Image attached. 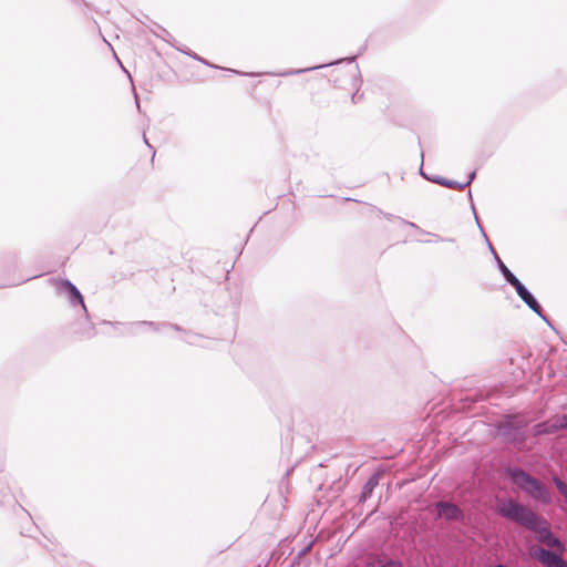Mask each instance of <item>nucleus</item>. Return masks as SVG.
<instances>
[{
	"label": "nucleus",
	"instance_id": "obj_1",
	"mask_svg": "<svg viewBox=\"0 0 567 567\" xmlns=\"http://www.w3.org/2000/svg\"><path fill=\"white\" fill-rule=\"evenodd\" d=\"M498 513L502 517L511 519L530 530L534 538L545 545L546 548H555L559 551H565V543L560 537L555 535L548 520L530 507L512 498H507L501 503Z\"/></svg>",
	"mask_w": 567,
	"mask_h": 567
},
{
	"label": "nucleus",
	"instance_id": "obj_2",
	"mask_svg": "<svg viewBox=\"0 0 567 567\" xmlns=\"http://www.w3.org/2000/svg\"><path fill=\"white\" fill-rule=\"evenodd\" d=\"M49 281L55 288L58 296L66 298L71 308L80 307L83 315L86 316V328L76 329V333L81 338L85 339H92L95 337L97 331L94 322L91 319L90 312L84 302V297L80 289L68 278L52 277L49 279Z\"/></svg>",
	"mask_w": 567,
	"mask_h": 567
},
{
	"label": "nucleus",
	"instance_id": "obj_3",
	"mask_svg": "<svg viewBox=\"0 0 567 567\" xmlns=\"http://www.w3.org/2000/svg\"><path fill=\"white\" fill-rule=\"evenodd\" d=\"M529 421L517 413L504 414L493 424L496 436L514 446L525 444L529 437Z\"/></svg>",
	"mask_w": 567,
	"mask_h": 567
},
{
	"label": "nucleus",
	"instance_id": "obj_4",
	"mask_svg": "<svg viewBox=\"0 0 567 567\" xmlns=\"http://www.w3.org/2000/svg\"><path fill=\"white\" fill-rule=\"evenodd\" d=\"M509 475L512 482L517 485L524 494L530 495L543 505H550L553 503V497L548 488L528 472L514 466L509 471Z\"/></svg>",
	"mask_w": 567,
	"mask_h": 567
},
{
	"label": "nucleus",
	"instance_id": "obj_5",
	"mask_svg": "<svg viewBox=\"0 0 567 567\" xmlns=\"http://www.w3.org/2000/svg\"><path fill=\"white\" fill-rule=\"evenodd\" d=\"M513 288L516 291V295L519 297V299L536 315L538 316L543 321H545L548 326L551 327L550 319L548 318L547 313L545 312L544 308L537 300V298L534 296V293L522 282L518 281Z\"/></svg>",
	"mask_w": 567,
	"mask_h": 567
},
{
	"label": "nucleus",
	"instance_id": "obj_6",
	"mask_svg": "<svg viewBox=\"0 0 567 567\" xmlns=\"http://www.w3.org/2000/svg\"><path fill=\"white\" fill-rule=\"evenodd\" d=\"M561 553L546 547H537L532 551V556L545 567H567V561Z\"/></svg>",
	"mask_w": 567,
	"mask_h": 567
},
{
	"label": "nucleus",
	"instance_id": "obj_7",
	"mask_svg": "<svg viewBox=\"0 0 567 567\" xmlns=\"http://www.w3.org/2000/svg\"><path fill=\"white\" fill-rule=\"evenodd\" d=\"M364 49H365V45H363L359 50V52L357 54H352V55L343 58V59H337V60L331 61L329 63H323V64H320V65H315V66L303 68V69H288V70H285L282 72L271 73V74L276 75V76H290V75H298V74L311 72V71H315V70H318V69L328 68V66H331V65H338V64H340L342 62H347L348 64H352V63H355L358 56L362 54Z\"/></svg>",
	"mask_w": 567,
	"mask_h": 567
},
{
	"label": "nucleus",
	"instance_id": "obj_8",
	"mask_svg": "<svg viewBox=\"0 0 567 567\" xmlns=\"http://www.w3.org/2000/svg\"><path fill=\"white\" fill-rule=\"evenodd\" d=\"M380 480H381V475L377 472L372 473L368 477V480L365 481V483L363 484V486L361 488V492L357 496V502H355V506H354L355 513L362 514V506L369 498H371L373 491L380 483Z\"/></svg>",
	"mask_w": 567,
	"mask_h": 567
},
{
	"label": "nucleus",
	"instance_id": "obj_9",
	"mask_svg": "<svg viewBox=\"0 0 567 567\" xmlns=\"http://www.w3.org/2000/svg\"><path fill=\"white\" fill-rule=\"evenodd\" d=\"M423 159H424V153H423V151H421V166L419 168V174L425 181L431 182L436 185H440V186H443V187H446V188H451V189H458V190L464 189V185H461V182H458V181L450 179V178L441 176V175H433V174L425 173L423 169Z\"/></svg>",
	"mask_w": 567,
	"mask_h": 567
},
{
	"label": "nucleus",
	"instance_id": "obj_10",
	"mask_svg": "<svg viewBox=\"0 0 567 567\" xmlns=\"http://www.w3.org/2000/svg\"><path fill=\"white\" fill-rule=\"evenodd\" d=\"M143 327H148L150 329H152L155 332L162 331L165 328L173 329L178 332L184 331V329L176 323L142 320V321L130 323V332L132 334H136L138 332L140 328H143Z\"/></svg>",
	"mask_w": 567,
	"mask_h": 567
},
{
	"label": "nucleus",
	"instance_id": "obj_11",
	"mask_svg": "<svg viewBox=\"0 0 567 567\" xmlns=\"http://www.w3.org/2000/svg\"><path fill=\"white\" fill-rule=\"evenodd\" d=\"M437 515L445 520H455L463 518L462 509L452 502H439L436 505Z\"/></svg>",
	"mask_w": 567,
	"mask_h": 567
},
{
	"label": "nucleus",
	"instance_id": "obj_12",
	"mask_svg": "<svg viewBox=\"0 0 567 567\" xmlns=\"http://www.w3.org/2000/svg\"><path fill=\"white\" fill-rule=\"evenodd\" d=\"M557 430L556 425L550 424L548 421H542L538 423H535L530 430L528 429V433L532 436H542L551 434Z\"/></svg>",
	"mask_w": 567,
	"mask_h": 567
},
{
	"label": "nucleus",
	"instance_id": "obj_13",
	"mask_svg": "<svg viewBox=\"0 0 567 567\" xmlns=\"http://www.w3.org/2000/svg\"><path fill=\"white\" fill-rule=\"evenodd\" d=\"M496 267L498 271L501 272L503 279L506 281V284L511 285L512 287L515 286L518 281H520L517 276L503 262L501 258H496Z\"/></svg>",
	"mask_w": 567,
	"mask_h": 567
},
{
	"label": "nucleus",
	"instance_id": "obj_14",
	"mask_svg": "<svg viewBox=\"0 0 567 567\" xmlns=\"http://www.w3.org/2000/svg\"><path fill=\"white\" fill-rule=\"evenodd\" d=\"M355 73L352 75V86L355 89V91L351 95V101L353 104L359 103L363 99V93H360V87L362 84V76L359 70V65H354Z\"/></svg>",
	"mask_w": 567,
	"mask_h": 567
},
{
	"label": "nucleus",
	"instance_id": "obj_15",
	"mask_svg": "<svg viewBox=\"0 0 567 567\" xmlns=\"http://www.w3.org/2000/svg\"><path fill=\"white\" fill-rule=\"evenodd\" d=\"M177 50H178L181 53H183V54H185V55H187V56L192 58V59H193V60H195V61L200 62L202 64H204V65H206V66L214 68V69H218V66H217V65L213 64L212 62H209V61H208V60H206L205 58H203V56L198 55L196 52L192 51V50H190L189 48H187V47L177 48Z\"/></svg>",
	"mask_w": 567,
	"mask_h": 567
},
{
	"label": "nucleus",
	"instance_id": "obj_16",
	"mask_svg": "<svg viewBox=\"0 0 567 567\" xmlns=\"http://www.w3.org/2000/svg\"><path fill=\"white\" fill-rule=\"evenodd\" d=\"M308 547H303L302 549H300L291 559L290 564L288 565V567H308L309 566V561L308 559L306 558V551H307Z\"/></svg>",
	"mask_w": 567,
	"mask_h": 567
},
{
	"label": "nucleus",
	"instance_id": "obj_17",
	"mask_svg": "<svg viewBox=\"0 0 567 567\" xmlns=\"http://www.w3.org/2000/svg\"><path fill=\"white\" fill-rule=\"evenodd\" d=\"M377 564L378 567H403V563L399 558H380Z\"/></svg>",
	"mask_w": 567,
	"mask_h": 567
},
{
	"label": "nucleus",
	"instance_id": "obj_18",
	"mask_svg": "<svg viewBox=\"0 0 567 567\" xmlns=\"http://www.w3.org/2000/svg\"><path fill=\"white\" fill-rule=\"evenodd\" d=\"M551 481H553L555 487L557 488V491L565 498H567V483L565 481H563L559 476H556V475L553 476Z\"/></svg>",
	"mask_w": 567,
	"mask_h": 567
},
{
	"label": "nucleus",
	"instance_id": "obj_19",
	"mask_svg": "<svg viewBox=\"0 0 567 567\" xmlns=\"http://www.w3.org/2000/svg\"><path fill=\"white\" fill-rule=\"evenodd\" d=\"M86 328V316L83 315V319H79L73 322V333L79 338L82 339L78 333L76 329H85Z\"/></svg>",
	"mask_w": 567,
	"mask_h": 567
},
{
	"label": "nucleus",
	"instance_id": "obj_20",
	"mask_svg": "<svg viewBox=\"0 0 567 567\" xmlns=\"http://www.w3.org/2000/svg\"><path fill=\"white\" fill-rule=\"evenodd\" d=\"M380 213L388 219V220H393L396 218V216L390 214V213H384L382 210H380ZM398 219H400L404 225H408L410 227H413V228H419L416 224L412 223V221H408V220H404L400 217H398Z\"/></svg>",
	"mask_w": 567,
	"mask_h": 567
},
{
	"label": "nucleus",
	"instance_id": "obj_21",
	"mask_svg": "<svg viewBox=\"0 0 567 567\" xmlns=\"http://www.w3.org/2000/svg\"><path fill=\"white\" fill-rule=\"evenodd\" d=\"M470 207H471V210H472V213H473V215H474L475 223H476L477 227L480 228V231H481L482 236H485V230H484V228H483V226H482V224H481V220H480V217H478V215H477V212H476V207H475L474 202H472V203L470 204Z\"/></svg>",
	"mask_w": 567,
	"mask_h": 567
},
{
	"label": "nucleus",
	"instance_id": "obj_22",
	"mask_svg": "<svg viewBox=\"0 0 567 567\" xmlns=\"http://www.w3.org/2000/svg\"><path fill=\"white\" fill-rule=\"evenodd\" d=\"M476 175H477V171L476 169L470 172L467 174V181L461 183V185H464V188H466L467 186H470L474 182V179L476 178Z\"/></svg>",
	"mask_w": 567,
	"mask_h": 567
},
{
	"label": "nucleus",
	"instance_id": "obj_23",
	"mask_svg": "<svg viewBox=\"0 0 567 567\" xmlns=\"http://www.w3.org/2000/svg\"><path fill=\"white\" fill-rule=\"evenodd\" d=\"M483 237H484V239H485V241H486V244H487V246H488V249H489V251H491V254H492V256H493L494 260L496 261V258H499V256H498L497 251H496V250H495V248L492 246V244H491V241H489V239H488L487 235L485 234V236H483Z\"/></svg>",
	"mask_w": 567,
	"mask_h": 567
},
{
	"label": "nucleus",
	"instance_id": "obj_24",
	"mask_svg": "<svg viewBox=\"0 0 567 567\" xmlns=\"http://www.w3.org/2000/svg\"><path fill=\"white\" fill-rule=\"evenodd\" d=\"M483 237H484V239H485V241H486V244H487V246H488V249H489V251H491V254H492V256H493L494 260L496 261V258H499V256H498L497 251H496V250H495V248L492 246V244H491V241H489V239H488L487 235L485 234V236H483Z\"/></svg>",
	"mask_w": 567,
	"mask_h": 567
},
{
	"label": "nucleus",
	"instance_id": "obj_25",
	"mask_svg": "<svg viewBox=\"0 0 567 567\" xmlns=\"http://www.w3.org/2000/svg\"><path fill=\"white\" fill-rule=\"evenodd\" d=\"M4 489L10 491L9 481L7 477L3 480L0 478V492L3 494V496L6 495Z\"/></svg>",
	"mask_w": 567,
	"mask_h": 567
},
{
	"label": "nucleus",
	"instance_id": "obj_26",
	"mask_svg": "<svg viewBox=\"0 0 567 567\" xmlns=\"http://www.w3.org/2000/svg\"><path fill=\"white\" fill-rule=\"evenodd\" d=\"M227 72L231 73V74H237V75H240V76H244V75H248V76H255L257 75L256 73H245V72H241V71H238V70H235V69H225Z\"/></svg>",
	"mask_w": 567,
	"mask_h": 567
},
{
	"label": "nucleus",
	"instance_id": "obj_27",
	"mask_svg": "<svg viewBox=\"0 0 567 567\" xmlns=\"http://www.w3.org/2000/svg\"><path fill=\"white\" fill-rule=\"evenodd\" d=\"M143 141H144L145 145H146V146L152 151V161H154V157H155V153H156V152H155L154 146L150 144V142H148V140H147V137H146L145 133L143 134Z\"/></svg>",
	"mask_w": 567,
	"mask_h": 567
},
{
	"label": "nucleus",
	"instance_id": "obj_28",
	"mask_svg": "<svg viewBox=\"0 0 567 567\" xmlns=\"http://www.w3.org/2000/svg\"><path fill=\"white\" fill-rule=\"evenodd\" d=\"M186 334L189 337V338L185 339V342H187L188 344H195L194 339L199 338V336L196 333L186 332Z\"/></svg>",
	"mask_w": 567,
	"mask_h": 567
},
{
	"label": "nucleus",
	"instance_id": "obj_29",
	"mask_svg": "<svg viewBox=\"0 0 567 567\" xmlns=\"http://www.w3.org/2000/svg\"><path fill=\"white\" fill-rule=\"evenodd\" d=\"M434 237H435V240H434V241H436V243H439V241H449V243H454V241H455V239H454V238H444V237H442V236H440V235H434Z\"/></svg>",
	"mask_w": 567,
	"mask_h": 567
},
{
	"label": "nucleus",
	"instance_id": "obj_30",
	"mask_svg": "<svg viewBox=\"0 0 567 567\" xmlns=\"http://www.w3.org/2000/svg\"><path fill=\"white\" fill-rule=\"evenodd\" d=\"M467 199H468L470 204H471L472 202H474V199H473V194H472V190H471V189H468V192H467Z\"/></svg>",
	"mask_w": 567,
	"mask_h": 567
},
{
	"label": "nucleus",
	"instance_id": "obj_31",
	"mask_svg": "<svg viewBox=\"0 0 567 567\" xmlns=\"http://www.w3.org/2000/svg\"><path fill=\"white\" fill-rule=\"evenodd\" d=\"M564 420L566 422L564 424H561V426L567 429V413L564 415Z\"/></svg>",
	"mask_w": 567,
	"mask_h": 567
},
{
	"label": "nucleus",
	"instance_id": "obj_32",
	"mask_svg": "<svg viewBox=\"0 0 567 567\" xmlns=\"http://www.w3.org/2000/svg\"><path fill=\"white\" fill-rule=\"evenodd\" d=\"M135 103H136L137 110L140 111V102H138V99L136 95H135Z\"/></svg>",
	"mask_w": 567,
	"mask_h": 567
},
{
	"label": "nucleus",
	"instance_id": "obj_33",
	"mask_svg": "<svg viewBox=\"0 0 567 567\" xmlns=\"http://www.w3.org/2000/svg\"><path fill=\"white\" fill-rule=\"evenodd\" d=\"M417 145L421 147V138L417 137Z\"/></svg>",
	"mask_w": 567,
	"mask_h": 567
},
{
	"label": "nucleus",
	"instance_id": "obj_34",
	"mask_svg": "<svg viewBox=\"0 0 567 567\" xmlns=\"http://www.w3.org/2000/svg\"><path fill=\"white\" fill-rule=\"evenodd\" d=\"M566 499H567V497H566Z\"/></svg>",
	"mask_w": 567,
	"mask_h": 567
}]
</instances>
